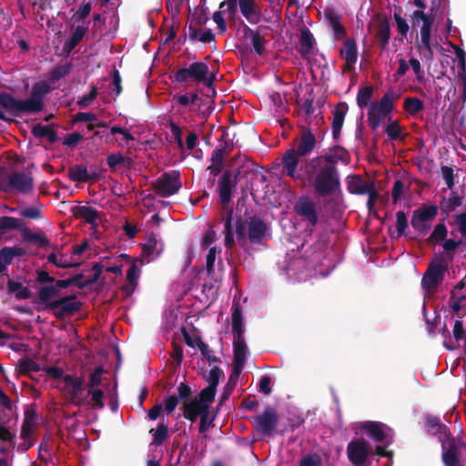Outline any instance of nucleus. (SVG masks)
<instances>
[{
    "instance_id": "9d476101",
    "label": "nucleus",
    "mask_w": 466,
    "mask_h": 466,
    "mask_svg": "<svg viewBox=\"0 0 466 466\" xmlns=\"http://www.w3.org/2000/svg\"><path fill=\"white\" fill-rule=\"evenodd\" d=\"M350 156L349 152L345 148L337 146L330 149L329 153L308 159L307 169L309 172H314L322 164L327 167H336L339 161L347 165L350 163Z\"/></svg>"
},
{
    "instance_id": "c9c22d12",
    "label": "nucleus",
    "mask_w": 466,
    "mask_h": 466,
    "mask_svg": "<svg viewBox=\"0 0 466 466\" xmlns=\"http://www.w3.org/2000/svg\"><path fill=\"white\" fill-rule=\"evenodd\" d=\"M265 28L264 26H258L257 31L252 30L248 26L246 27V31L250 34L251 45L256 54L261 56L265 51V38L260 35V30Z\"/></svg>"
},
{
    "instance_id": "79ce46f5",
    "label": "nucleus",
    "mask_w": 466,
    "mask_h": 466,
    "mask_svg": "<svg viewBox=\"0 0 466 466\" xmlns=\"http://www.w3.org/2000/svg\"><path fill=\"white\" fill-rule=\"evenodd\" d=\"M424 108V103L418 97H406L403 103V109L411 116H416Z\"/></svg>"
},
{
    "instance_id": "4be33fe9",
    "label": "nucleus",
    "mask_w": 466,
    "mask_h": 466,
    "mask_svg": "<svg viewBox=\"0 0 466 466\" xmlns=\"http://www.w3.org/2000/svg\"><path fill=\"white\" fill-rule=\"evenodd\" d=\"M441 461L444 466H463L454 438L441 443Z\"/></svg>"
},
{
    "instance_id": "2f4dec72",
    "label": "nucleus",
    "mask_w": 466,
    "mask_h": 466,
    "mask_svg": "<svg viewBox=\"0 0 466 466\" xmlns=\"http://www.w3.org/2000/svg\"><path fill=\"white\" fill-rule=\"evenodd\" d=\"M32 135L37 138L46 137L50 144H54L59 140L57 134L51 128L50 126H43L36 124L32 128Z\"/></svg>"
},
{
    "instance_id": "cd10ccee",
    "label": "nucleus",
    "mask_w": 466,
    "mask_h": 466,
    "mask_svg": "<svg viewBox=\"0 0 466 466\" xmlns=\"http://www.w3.org/2000/svg\"><path fill=\"white\" fill-rule=\"evenodd\" d=\"M383 424L379 421H365L361 423L360 429L376 442H382L386 438L383 431Z\"/></svg>"
},
{
    "instance_id": "c756f323",
    "label": "nucleus",
    "mask_w": 466,
    "mask_h": 466,
    "mask_svg": "<svg viewBox=\"0 0 466 466\" xmlns=\"http://www.w3.org/2000/svg\"><path fill=\"white\" fill-rule=\"evenodd\" d=\"M232 333L233 336H243L244 334V327H243V315L241 307L238 302H233L232 305Z\"/></svg>"
},
{
    "instance_id": "4d7b16f0",
    "label": "nucleus",
    "mask_w": 466,
    "mask_h": 466,
    "mask_svg": "<svg viewBox=\"0 0 466 466\" xmlns=\"http://www.w3.org/2000/svg\"><path fill=\"white\" fill-rule=\"evenodd\" d=\"M239 376L237 377H231V374L229 375L228 381L227 385L224 387L223 391L220 395V400L218 405H222L226 400H228L232 394L236 385L237 381L238 380Z\"/></svg>"
},
{
    "instance_id": "603ef678",
    "label": "nucleus",
    "mask_w": 466,
    "mask_h": 466,
    "mask_svg": "<svg viewBox=\"0 0 466 466\" xmlns=\"http://www.w3.org/2000/svg\"><path fill=\"white\" fill-rule=\"evenodd\" d=\"M105 372L103 366H97L94 369V370L90 373L88 381L86 383L87 390H95L96 387H98L102 382V375Z\"/></svg>"
},
{
    "instance_id": "c85d7f7f",
    "label": "nucleus",
    "mask_w": 466,
    "mask_h": 466,
    "mask_svg": "<svg viewBox=\"0 0 466 466\" xmlns=\"http://www.w3.org/2000/svg\"><path fill=\"white\" fill-rule=\"evenodd\" d=\"M224 223V233H225V247L228 249L232 248L235 244L236 240L234 238V230H233V209L228 208L226 212V216L222 218Z\"/></svg>"
},
{
    "instance_id": "f704fd0d",
    "label": "nucleus",
    "mask_w": 466,
    "mask_h": 466,
    "mask_svg": "<svg viewBox=\"0 0 466 466\" xmlns=\"http://www.w3.org/2000/svg\"><path fill=\"white\" fill-rule=\"evenodd\" d=\"M86 33V28L82 25H77L74 30L71 38L66 41L63 46V51L69 55L72 50L82 41Z\"/></svg>"
},
{
    "instance_id": "a19ab883",
    "label": "nucleus",
    "mask_w": 466,
    "mask_h": 466,
    "mask_svg": "<svg viewBox=\"0 0 466 466\" xmlns=\"http://www.w3.org/2000/svg\"><path fill=\"white\" fill-rule=\"evenodd\" d=\"M326 17L329 21V26L332 28L336 38L341 39L346 35V29L341 25L339 21V17L333 14L332 12H329L326 14Z\"/></svg>"
},
{
    "instance_id": "13d9d810",
    "label": "nucleus",
    "mask_w": 466,
    "mask_h": 466,
    "mask_svg": "<svg viewBox=\"0 0 466 466\" xmlns=\"http://www.w3.org/2000/svg\"><path fill=\"white\" fill-rule=\"evenodd\" d=\"M14 254H12L11 247H5L0 249V273L5 271L6 267L12 263Z\"/></svg>"
},
{
    "instance_id": "1a4fd4ad",
    "label": "nucleus",
    "mask_w": 466,
    "mask_h": 466,
    "mask_svg": "<svg viewBox=\"0 0 466 466\" xmlns=\"http://www.w3.org/2000/svg\"><path fill=\"white\" fill-rule=\"evenodd\" d=\"M438 215V207L435 205H422L415 209L410 219L411 227L419 236H425L432 226L436 216Z\"/></svg>"
},
{
    "instance_id": "680f3d73",
    "label": "nucleus",
    "mask_w": 466,
    "mask_h": 466,
    "mask_svg": "<svg viewBox=\"0 0 466 466\" xmlns=\"http://www.w3.org/2000/svg\"><path fill=\"white\" fill-rule=\"evenodd\" d=\"M396 230L397 237H400L405 234L408 228V219L406 214L403 211H398L396 213Z\"/></svg>"
},
{
    "instance_id": "a18cd8bd",
    "label": "nucleus",
    "mask_w": 466,
    "mask_h": 466,
    "mask_svg": "<svg viewBox=\"0 0 466 466\" xmlns=\"http://www.w3.org/2000/svg\"><path fill=\"white\" fill-rule=\"evenodd\" d=\"M448 234L447 227L444 223H439L435 226L433 231L427 238V243L432 244V243H440L441 241H443L446 239Z\"/></svg>"
},
{
    "instance_id": "774afa93",
    "label": "nucleus",
    "mask_w": 466,
    "mask_h": 466,
    "mask_svg": "<svg viewBox=\"0 0 466 466\" xmlns=\"http://www.w3.org/2000/svg\"><path fill=\"white\" fill-rule=\"evenodd\" d=\"M219 9L228 13L230 17L235 16L238 11V0H226L220 3Z\"/></svg>"
},
{
    "instance_id": "ddd939ff",
    "label": "nucleus",
    "mask_w": 466,
    "mask_h": 466,
    "mask_svg": "<svg viewBox=\"0 0 466 466\" xmlns=\"http://www.w3.org/2000/svg\"><path fill=\"white\" fill-rule=\"evenodd\" d=\"M347 455L349 461L354 466L372 465L370 457L373 455V451L362 439L353 440L348 443Z\"/></svg>"
},
{
    "instance_id": "ea45409f",
    "label": "nucleus",
    "mask_w": 466,
    "mask_h": 466,
    "mask_svg": "<svg viewBox=\"0 0 466 466\" xmlns=\"http://www.w3.org/2000/svg\"><path fill=\"white\" fill-rule=\"evenodd\" d=\"M18 373L22 375H28L30 372H37L42 369L40 366L30 358H22L17 362Z\"/></svg>"
},
{
    "instance_id": "7ed1b4c3",
    "label": "nucleus",
    "mask_w": 466,
    "mask_h": 466,
    "mask_svg": "<svg viewBox=\"0 0 466 466\" xmlns=\"http://www.w3.org/2000/svg\"><path fill=\"white\" fill-rule=\"evenodd\" d=\"M303 167L305 175L318 196L321 198L330 196L339 187L340 176L337 167H327L322 164L314 172H309L307 160Z\"/></svg>"
},
{
    "instance_id": "dca6fc26",
    "label": "nucleus",
    "mask_w": 466,
    "mask_h": 466,
    "mask_svg": "<svg viewBox=\"0 0 466 466\" xmlns=\"http://www.w3.org/2000/svg\"><path fill=\"white\" fill-rule=\"evenodd\" d=\"M294 212L307 227H315L319 222L317 205L309 196H301L294 205Z\"/></svg>"
},
{
    "instance_id": "a878e982",
    "label": "nucleus",
    "mask_w": 466,
    "mask_h": 466,
    "mask_svg": "<svg viewBox=\"0 0 466 466\" xmlns=\"http://www.w3.org/2000/svg\"><path fill=\"white\" fill-rule=\"evenodd\" d=\"M316 44L315 38L312 33L308 27H304L300 30L299 39V53L302 57L311 54L312 49Z\"/></svg>"
},
{
    "instance_id": "69168bd1",
    "label": "nucleus",
    "mask_w": 466,
    "mask_h": 466,
    "mask_svg": "<svg viewBox=\"0 0 466 466\" xmlns=\"http://www.w3.org/2000/svg\"><path fill=\"white\" fill-rule=\"evenodd\" d=\"M177 398H178V400H183V401H188L190 399H193L192 398V389L191 387L187 383V382H181L178 386H177Z\"/></svg>"
},
{
    "instance_id": "6ab92c4d",
    "label": "nucleus",
    "mask_w": 466,
    "mask_h": 466,
    "mask_svg": "<svg viewBox=\"0 0 466 466\" xmlns=\"http://www.w3.org/2000/svg\"><path fill=\"white\" fill-rule=\"evenodd\" d=\"M423 421L427 432L432 436L437 437L441 444L452 439L450 432V428L443 424L438 417L426 414L424 416Z\"/></svg>"
},
{
    "instance_id": "bf43d9fd",
    "label": "nucleus",
    "mask_w": 466,
    "mask_h": 466,
    "mask_svg": "<svg viewBox=\"0 0 466 466\" xmlns=\"http://www.w3.org/2000/svg\"><path fill=\"white\" fill-rule=\"evenodd\" d=\"M102 269H103V266L101 263H95L92 267V270L94 271L93 276L89 279H84L83 283H81V285H79V289H83L96 283L101 276Z\"/></svg>"
},
{
    "instance_id": "f3484780",
    "label": "nucleus",
    "mask_w": 466,
    "mask_h": 466,
    "mask_svg": "<svg viewBox=\"0 0 466 466\" xmlns=\"http://www.w3.org/2000/svg\"><path fill=\"white\" fill-rule=\"evenodd\" d=\"M34 188V177L31 174L15 171L9 177L8 182L2 189L5 192L15 191L17 193L29 194Z\"/></svg>"
},
{
    "instance_id": "3c124183",
    "label": "nucleus",
    "mask_w": 466,
    "mask_h": 466,
    "mask_svg": "<svg viewBox=\"0 0 466 466\" xmlns=\"http://www.w3.org/2000/svg\"><path fill=\"white\" fill-rule=\"evenodd\" d=\"M357 181L355 185L350 187V191L356 194L364 195L370 192L375 188V186L372 182H364L360 177H356Z\"/></svg>"
},
{
    "instance_id": "393cba45",
    "label": "nucleus",
    "mask_w": 466,
    "mask_h": 466,
    "mask_svg": "<svg viewBox=\"0 0 466 466\" xmlns=\"http://www.w3.org/2000/svg\"><path fill=\"white\" fill-rule=\"evenodd\" d=\"M241 15L251 24L260 21V12L256 10V0H238Z\"/></svg>"
},
{
    "instance_id": "e2e57ef3",
    "label": "nucleus",
    "mask_w": 466,
    "mask_h": 466,
    "mask_svg": "<svg viewBox=\"0 0 466 466\" xmlns=\"http://www.w3.org/2000/svg\"><path fill=\"white\" fill-rule=\"evenodd\" d=\"M96 96L97 88L96 86H92L89 93L79 97L76 104L81 108H86L96 99Z\"/></svg>"
},
{
    "instance_id": "72a5a7b5",
    "label": "nucleus",
    "mask_w": 466,
    "mask_h": 466,
    "mask_svg": "<svg viewBox=\"0 0 466 466\" xmlns=\"http://www.w3.org/2000/svg\"><path fill=\"white\" fill-rule=\"evenodd\" d=\"M232 149L233 143L230 140H225V145H220L212 151L210 157L211 163L224 165L225 156L229 154Z\"/></svg>"
},
{
    "instance_id": "4c0bfd02",
    "label": "nucleus",
    "mask_w": 466,
    "mask_h": 466,
    "mask_svg": "<svg viewBox=\"0 0 466 466\" xmlns=\"http://www.w3.org/2000/svg\"><path fill=\"white\" fill-rule=\"evenodd\" d=\"M376 37L380 41L381 48L385 49L389 45L390 37V25L388 19L385 18L380 22L377 28Z\"/></svg>"
},
{
    "instance_id": "f8f14e48",
    "label": "nucleus",
    "mask_w": 466,
    "mask_h": 466,
    "mask_svg": "<svg viewBox=\"0 0 466 466\" xmlns=\"http://www.w3.org/2000/svg\"><path fill=\"white\" fill-rule=\"evenodd\" d=\"M420 22L423 24L420 27L421 41L418 45L419 51L420 53L427 51L430 55H432L431 46V30L434 22V15L432 14L426 15L422 10H415L411 15L412 25L419 26Z\"/></svg>"
},
{
    "instance_id": "a211bd4d",
    "label": "nucleus",
    "mask_w": 466,
    "mask_h": 466,
    "mask_svg": "<svg viewBox=\"0 0 466 466\" xmlns=\"http://www.w3.org/2000/svg\"><path fill=\"white\" fill-rule=\"evenodd\" d=\"M248 350L243 336H233V369L231 377L240 376L245 366Z\"/></svg>"
},
{
    "instance_id": "f03ea898",
    "label": "nucleus",
    "mask_w": 466,
    "mask_h": 466,
    "mask_svg": "<svg viewBox=\"0 0 466 466\" xmlns=\"http://www.w3.org/2000/svg\"><path fill=\"white\" fill-rule=\"evenodd\" d=\"M61 287L56 283L44 285L37 291V301L39 305H44V310L52 311L57 319H63L65 317H71L81 310L82 302L77 299L76 294L60 297L52 300L53 298L59 295Z\"/></svg>"
},
{
    "instance_id": "20e7f679",
    "label": "nucleus",
    "mask_w": 466,
    "mask_h": 466,
    "mask_svg": "<svg viewBox=\"0 0 466 466\" xmlns=\"http://www.w3.org/2000/svg\"><path fill=\"white\" fill-rule=\"evenodd\" d=\"M268 226L259 216H250L247 220L238 217L235 221L237 241L241 248H246L248 240L252 244H260L267 235Z\"/></svg>"
},
{
    "instance_id": "b1692460",
    "label": "nucleus",
    "mask_w": 466,
    "mask_h": 466,
    "mask_svg": "<svg viewBox=\"0 0 466 466\" xmlns=\"http://www.w3.org/2000/svg\"><path fill=\"white\" fill-rule=\"evenodd\" d=\"M71 211L76 218L83 219L92 227H97L96 219L99 214L96 208L89 206H76L72 208Z\"/></svg>"
},
{
    "instance_id": "6e6552de",
    "label": "nucleus",
    "mask_w": 466,
    "mask_h": 466,
    "mask_svg": "<svg viewBox=\"0 0 466 466\" xmlns=\"http://www.w3.org/2000/svg\"><path fill=\"white\" fill-rule=\"evenodd\" d=\"M448 262L443 258H436L431 261L421 279V287L427 291H434L442 283Z\"/></svg>"
},
{
    "instance_id": "aec40b11",
    "label": "nucleus",
    "mask_w": 466,
    "mask_h": 466,
    "mask_svg": "<svg viewBox=\"0 0 466 466\" xmlns=\"http://www.w3.org/2000/svg\"><path fill=\"white\" fill-rule=\"evenodd\" d=\"M301 157L297 155L295 148L288 149L281 157V164L283 167V174L291 177L294 180L302 178L301 173L297 171V167Z\"/></svg>"
},
{
    "instance_id": "58836bf2",
    "label": "nucleus",
    "mask_w": 466,
    "mask_h": 466,
    "mask_svg": "<svg viewBox=\"0 0 466 466\" xmlns=\"http://www.w3.org/2000/svg\"><path fill=\"white\" fill-rule=\"evenodd\" d=\"M149 433L153 436V444L161 445L168 437V423L162 420L156 429H151Z\"/></svg>"
},
{
    "instance_id": "37998d69",
    "label": "nucleus",
    "mask_w": 466,
    "mask_h": 466,
    "mask_svg": "<svg viewBox=\"0 0 466 466\" xmlns=\"http://www.w3.org/2000/svg\"><path fill=\"white\" fill-rule=\"evenodd\" d=\"M181 410H186L190 412L196 413L199 416L202 414L208 412V409L207 406L203 405L196 397L193 399H190L188 401H183L182 406L180 407Z\"/></svg>"
},
{
    "instance_id": "6e6d98bb",
    "label": "nucleus",
    "mask_w": 466,
    "mask_h": 466,
    "mask_svg": "<svg viewBox=\"0 0 466 466\" xmlns=\"http://www.w3.org/2000/svg\"><path fill=\"white\" fill-rule=\"evenodd\" d=\"M83 279V273H78L66 279H57L56 283V286L61 287V289H66L74 285L79 289V285H81V283L84 281Z\"/></svg>"
},
{
    "instance_id": "473e14b6",
    "label": "nucleus",
    "mask_w": 466,
    "mask_h": 466,
    "mask_svg": "<svg viewBox=\"0 0 466 466\" xmlns=\"http://www.w3.org/2000/svg\"><path fill=\"white\" fill-rule=\"evenodd\" d=\"M84 390V380L83 378H77V380L71 385L70 390H68V394L70 395V401L72 404L81 407L85 404H88V401H86L84 399L80 398L79 395Z\"/></svg>"
},
{
    "instance_id": "0e129e2a",
    "label": "nucleus",
    "mask_w": 466,
    "mask_h": 466,
    "mask_svg": "<svg viewBox=\"0 0 466 466\" xmlns=\"http://www.w3.org/2000/svg\"><path fill=\"white\" fill-rule=\"evenodd\" d=\"M87 392L89 395H91V400L94 402L93 408L101 410L104 408V392L102 390L96 389V390H91L88 389Z\"/></svg>"
},
{
    "instance_id": "864d4df0",
    "label": "nucleus",
    "mask_w": 466,
    "mask_h": 466,
    "mask_svg": "<svg viewBox=\"0 0 466 466\" xmlns=\"http://www.w3.org/2000/svg\"><path fill=\"white\" fill-rule=\"evenodd\" d=\"M71 70H72L71 63H66L64 65L56 66L51 71L50 79L52 81H57L59 79L68 76L71 73Z\"/></svg>"
},
{
    "instance_id": "39448f33",
    "label": "nucleus",
    "mask_w": 466,
    "mask_h": 466,
    "mask_svg": "<svg viewBox=\"0 0 466 466\" xmlns=\"http://www.w3.org/2000/svg\"><path fill=\"white\" fill-rule=\"evenodd\" d=\"M216 79V73L210 72L208 66L204 62H194L188 67L180 68L174 73L175 82L191 81L203 84L207 87H212Z\"/></svg>"
},
{
    "instance_id": "2eb2a0df",
    "label": "nucleus",
    "mask_w": 466,
    "mask_h": 466,
    "mask_svg": "<svg viewBox=\"0 0 466 466\" xmlns=\"http://www.w3.org/2000/svg\"><path fill=\"white\" fill-rule=\"evenodd\" d=\"M181 187L180 173L177 170L163 173L153 184L155 192L162 198L177 194Z\"/></svg>"
},
{
    "instance_id": "49530a36",
    "label": "nucleus",
    "mask_w": 466,
    "mask_h": 466,
    "mask_svg": "<svg viewBox=\"0 0 466 466\" xmlns=\"http://www.w3.org/2000/svg\"><path fill=\"white\" fill-rule=\"evenodd\" d=\"M314 99H315V96L313 93V89L311 88L299 100V101H302V103L300 104V108L303 110L304 116L306 118L309 117L315 111V108L313 106Z\"/></svg>"
},
{
    "instance_id": "e433bc0d",
    "label": "nucleus",
    "mask_w": 466,
    "mask_h": 466,
    "mask_svg": "<svg viewBox=\"0 0 466 466\" xmlns=\"http://www.w3.org/2000/svg\"><path fill=\"white\" fill-rule=\"evenodd\" d=\"M68 177L71 181L74 182H88L89 181V172L87 168L84 165H76L68 169Z\"/></svg>"
},
{
    "instance_id": "de8ad7c7",
    "label": "nucleus",
    "mask_w": 466,
    "mask_h": 466,
    "mask_svg": "<svg viewBox=\"0 0 466 466\" xmlns=\"http://www.w3.org/2000/svg\"><path fill=\"white\" fill-rule=\"evenodd\" d=\"M373 92H374V88L372 86L360 87L359 89V92L357 95V104L360 108L362 109L369 105V103L372 97Z\"/></svg>"
},
{
    "instance_id": "4468645a",
    "label": "nucleus",
    "mask_w": 466,
    "mask_h": 466,
    "mask_svg": "<svg viewBox=\"0 0 466 466\" xmlns=\"http://www.w3.org/2000/svg\"><path fill=\"white\" fill-rule=\"evenodd\" d=\"M240 173L239 168H238L234 173L227 169L225 170L218 183V191L219 195V201L226 212L228 211V204L232 199L233 193L236 190L238 185V177Z\"/></svg>"
},
{
    "instance_id": "5fc2aeb1",
    "label": "nucleus",
    "mask_w": 466,
    "mask_h": 466,
    "mask_svg": "<svg viewBox=\"0 0 466 466\" xmlns=\"http://www.w3.org/2000/svg\"><path fill=\"white\" fill-rule=\"evenodd\" d=\"M462 240H454L452 238L445 239L442 247L445 252V256L450 262H451L454 258L455 250L458 247L461 246Z\"/></svg>"
},
{
    "instance_id": "8fccbe9b",
    "label": "nucleus",
    "mask_w": 466,
    "mask_h": 466,
    "mask_svg": "<svg viewBox=\"0 0 466 466\" xmlns=\"http://www.w3.org/2000/svg\"><path fill=\"white\" fill-rule=\"evenodd\" d=\"M385 133L388 135L390 140H404L406 134L402 135V127L398 121L390 123L385 127Z\"/></svg>"
},
{
    "instance_id": "338daca9",
    "label": "nucleus",
    "mask_w": 466,
    "mask_h": 466,
    "mask_svg": "<svg viewBox=\"0 0 466 466\" xmlns=\"http://www.w3.org/2000/svg\"><path fill=\"white\" fill-rule=\"evenodd\" d=\"M466 300V296L461 295L456 298L455 291H451L450 301L451 302V308L453 313L459 315L461 309L465 306L463 301Z\"/></svg>"
},
{
    "instance_id": "bb28decb",
    "label": "nucleus",
    "mask_w": 466,
    "mask_h": 466,
    "mask_svg": "<svg viewBox=\"0 0 466 466\" xmlns=\"http://www.w3.org/2000/svg\"><path fill=\"white\" fill-rule=\"evenodd\" d=\"M340 56L346 61L348 68L352 67L358 58V48L356 41L353 38H348L340 49Z\"/></svg>"
},
{
    "instance_id": "052dcab7",
    "label": "nucleus",
    "mask_w": 466,
    "mask_h": 466,
    "mask_svg": "<svg viewBox=\"0 0 466 466\" xmlns=\"http://www.w3.org/2000/svg\"><path fill=\"white\" fill-rule=\"evenodd\" d=\"M223 375V370L218 366H214L209 370L208 377L207 378V381L208 382V386L217 390L220 377Z\"/></svg>"
},
{
    "instance_id": "f257e3e1",
    "label": "nucleus",
    "mask_w": 466,
    "mask_h": 466,
    "mask_svg": "<svg viewBox=\"0 0 466 466\" xmlns=\"http://www.w3.org/2000/svg\"><path fill=\"white\" fill-rule=\"evenodd\" d=\"M50 85L46 81H40L32 86L30 96L27 99H16L6 92H0V119L12 123L13 118L6 116L10 114L15 117H21L23 114H34L41 112L45 107L44 97L51 92Z\"/></svg>"
},
{
    "instance_id": "412c9836",
    "label": "nucleus",
    "mask_w": 466,
    "mask_h": 466,
    "mask_svg": "<svg viewBox=\"0 0 466 466\" xmlns=\"http://www.w3.org/2000/svg\"><path fill=\"white\" fill-rule=\"evenodd\" d=\"M297 147L295 152L297 155L304 157L309 155L315 148L317 140L315 135L310 128L303 127L299 138L297 140Z\"/></svg>"
},
{
    "instance_id": "09e8293b",
    "label": "nucleus",
    "mask_w": 466,
    "mask_h": 466,
    "mask_svg": "<svg viewBox=\"0 0 466 466\" xmlns=\"http://www.w3.org/2000/svg\"><path fill=\"white\" fill-rule=\"evenodd\" d=\"M217 390L207 386L200 392L195 396L204 406L209 410L211 403L214 401L216 397Z\"/></svg>"
},
{
    "instance_id": "5701e85b",
    "label": "nucleus",
    "mask_w": 466,
    "mask_h": 466,
    "mask_svg": "<svg viewBox=\"0 0 466 466\" xmlns=\"http://www.w3.org/2000/svg\"><path fill=\"white\" fill-rule=\"evenodd\" d=\"M349 106L346 102L339 103L332 111L333 118L331 124L332 137L335 140L339 139L343 127L345 116L348 113Z\"/></svg>"
},
{
    "instance_id": "9b49d317",
    "label": "nucleus",
    "mask_w": 466,
    "mask_h": 466,
    "mask_svg": "<svg viewBox=\"0 0 466 466\" xmlns=\"http://www.w3.org/2000/svg\"><path fill=\"white\" fill-rule=\"evenodd\" d=\"M252 420L257 432L262 437H271L277 430L279 418L277 410L268 405L263 412L254 416Z\"/></svg>"
},
{
    "instance_id": "0eeeda50",
    "label": "nucleus",
    "mask_w": 466,
    "mask_h": 466,
    "mask_svg": "<svg viewBox=\"0 0 466 466\" xmlns=\"http://www.w3.org/2000/svg\"><path fill=\"white\" fill-rule=\"evenodd\" d=\"M398 96L393 92L383 95L378 103H371L368 110V123L373 131L380 126L381 118L390 114L394 108L393 100Z\"/></svg>"
},
{
    "instance_id": "c03bdc74",
    "label": "nucleus",
    "mask_w": 466,
    "mask_h": 466,
    "mask_svg": "<svg viewBox=\"0 0 466 466\" xmlns=\"http://www.w3.org/2000/svg\"><path fill=\"white\" fill-rule=\"evenodd\" d=\"M132 159L130 157H125L119 152L111 153L106 157V164L110 167L112 171H115L117 166L126 165L129 167L132 164Z\"/></svg>"
},
{
    "instance_id": "423d86ee",
    "label": "nucleus",
    "mask_w": 466,
    "mask_h": 466,
    "mask_svg": "<svg viewBox=\"0 0 466 466\" xmlns=\"http://www.w3.org/2000/svg\"><path fill=\"white\" fill-rule=\"evenodd\" d=\"M13 229H18L21 232L23 240L25 242L36 243L39 248H45L49 245V240L45 236L31 232L22 220L14 217H0V230L5 232Z\"/></svg>"
},
{
    "instance_id": "7c9ffc66",
    "label": "nucleus",
    "mask_w": 466,
    "mask_h": 466,
    "mask_svg": "<svg viewBox=\"0 0 466 466\" xmlns=\"http://www.w3.org/2000/svg\"><path fill=\"white\" fill-rule=\"evenodd\" d=\"M7 293L15 294V299H28L32 297V291L28 287L23 286L22 283L9 279L6 283Z\"/></svg>"
}]
</instances>
